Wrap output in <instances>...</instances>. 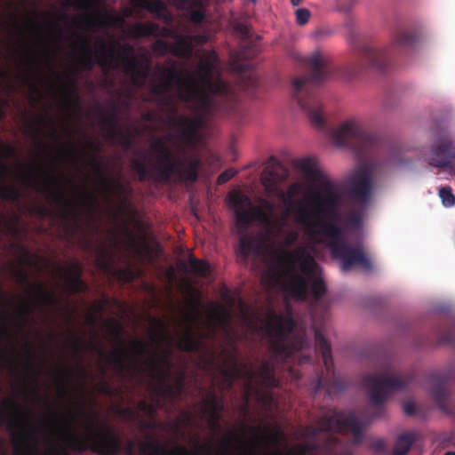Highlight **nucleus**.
Segmentation results:
<instances>
[{"label":"nucleus","mask_w":455,"mask_h":455,"mask_svg":"<svg viewBox=\"0 0 455 455\" xmlns=\"http://www.w3.org/2000/svg\"><path fill=\"white\" fill-rule=\"evenodd\" d=\"M100 122L109 138L116 140L124 149H130L133 146V135L130 130H119L117 128L118 115L116 107L109 113L100 110L99 113Z\"/></svg>","instance_id":"b1692460"},{"label":"nucleus","mask_w":455,"mask_h":455,"mask_svg":"<svg viewBox=\"0 0 455 455\" xmlns=\"http://www.w3.org/2000/svg\"><path fill=\"white\" fill-rule=\"evenodd\" d=\"M118 275H119V278L125 283L132 282L134 279V274H133L132 270H131L130 268L119 269Z\"/></svg>","instance_id":"e2e57ef3"},{"label":"nucleus","mask_w":455,"mask_h":455,"mask_svg":"<svg viewBox=\"0 0 455 455\" xmlns=\"http://www.w3.org/2000/svg\"><path fill=\"white\" fill-rule=\"evenodd\" d=\"M331 136L336 146L350 148L361 157L367 156L380 144L375 134L367 132L355 121L344 122L331 132Z\"/></svg>","instance_id":"f8f14e48"},{"label":"nucleus","mask_w":455,"mask_h":455,"mask_svg":"<svg viewBox=\"0 0 455 455\" xmlns=\"http://www.w3.org/2000/svg\"><path fill=\"white\" fill-rule=\"evenodd\" d=\"M77 38L78 41L76 42V44L82 51V55L78 60L81 69L91 71L95 64H98L103 69L116 68L115 47L108 48L103 37H97L94 47L91 45L90 39L86 36L78 35Z\"/></svg>","instance_id":"4468645a"},{"label":"nucleus","mask_w":455,"mask_h":455,"mask_svg":"<svg viewBox=\"0 0 455 455\" xmlns=\"http://www.w3.org/2000/svg\"><path fill=\"white\" fill-rule=\"evenodd\" d=\"M296 22L299 26H303L308 22L310 12L306 8H299L296 11Z\"/></svg>","instance_id":"bf43d9fd"},{"label":"nucleus","mask_w":455,"mask_h":455,"mask_svg":"<svg viewBox=\"0 0 455 455\" xmlns=\"http://www.w3.org/2000/svg\"><path fill=\"white\" fill-rule=\"evenodd\" d=\"M225 356L224 365L220 368L219 372L221 377L220 387L223 390H230L235 380L239 379L247 380V387H251V382L255 379V372L252 370L247 369L246 364H241L237 358V349L233 348L229 351L225 348L222 350Z\"/></svg>","instance_id":"aec40b11"},{"label":"nucleus","mask_w":455,"mask_h":455,"mask_svg":"<svg viewBox=\"0 0 455 455\" xmlns=\"http://www.w3.org/2000/svg\"><path fill=\"white\" fill-rule=\"evenodd\" d=\"M37 123L39 125H42V124H46L48 125L51 130H52V135L53 137H57V132H56V129H55V125H54V123L52 119L50 118H47L45 116H41L37 119Z\"/></svg>","instance_id":"69168bd1"},{"label":"nucleus","mask_w":455,"mask_h":455,"mask_svg":"<svg viewBox=\"0 0 455 455\" xmlns=\"http://www.w3.org/2000/svg\"><path fill=\"white\" fill-rule=\"evenodd\" d=\"M309 73L296 76L292 80V97L304 110L311 124L322 129L325 120L323 115V105L315 89L329 78L339 74V68L326 52L317 50L305 59Z\"/></svg>","instance_id":"7ed1b4c3"},{"label":"nucleus","mask_w":455,"mask_h":455,"mask_svg":"<svg viewBox=\"0 0 455 455\" xmlns=\"http://www.w3.org/2000/svg\"><path fill=\"white\" fill-rule=\"evenodd\" d=\"M91 165L96 171L98 176L100 178L104 184L105 190L108 194V197L110 193H115L122 196L125 193V187L120 180H109L105 173L103 165L100 161L97 155L92 154L91 156Z\"/></svg>","instance_id":"473e14b6"},{"label":"nucleus","mask_w":455,"mask_h":455,"mask_svg":"<svg viewBox=\"0 0 455 455\" xmlns=\"http://www.w3.org/2000/svg\"><path fill=\"white\" fill-rule=\"evenodd\" d=\"M175 43L171 45V53L177 57H190L192 54L191 43L188 37L175 35Z\"/></svg>","instance_id":"37998d69"},{"label":"nucleus","mask_w":455,"mask_h":455,"mask_svg":"<svg viewBox=\"0 0 455 455\" xmlns=\"http://www.w3.org/2000/svg\"><path fill=\"white\" fill-rule=\"evenodd\" d=\"M20 217L14 215L13 220H8L5 215L0 213V234L12 238H18L20 235L19 228Z\"/></svg>","instance_id":"79ce46f5"},{"label":"nucleus","mask_w":455,"mask_h":455,"mask_svg":"<svg viewBox=\"0 0 455 455\" xmlns=\"http://www.w3.org/2000/svg\"><path fill=\"white\" fill-rule=\"evenodd\" d=\"M415 432H407L400 435L395 442L393 453L394 455H405L412 443L416 441Z\"/></svg>","instance_id":"c03bdc74"},{"label":"nucleus","mask_w":455,"mask_h":455,"mask_svg":"<svg viewBox=\"0 0 455 455\" xmlns=\"http://www.w3.org/2000/svg\"><path fill=\"white\" fill-rule=\"evenodd\" d=\"M111 331L117 339L120 348L111 351L110 355L107 358L108 363L113 366L114 371L122 379L126 378L132 373H140L143 367L140 363V359L148 352V343L144 340L134 339L131 342L132 350L135 355V364L131 365L127 363L129 353L124 339L121 337L123 327L115 319L109 322Z\"/></svg>","instance_id":"9d476101"},{"label":"nucleus","mask_w":455,"mask_h":455,"mask_svg":"<svg viewBox=\"0 0 455 455\" xmlns=\"http://www.w3.org/2000/svg\"><path fill=\"white\" fill-rule=\"evenodd\" d=\"M315 350L320 353L323 362L325 374L318 377L315 385V392L326 388L328 394L331 391H341L347 387V382L334 371L331 344L318 329L315 330Z\"/></svg>","instance_id":"dca6fc26"},{"label":"nucleus","mask_w":455,"mask_h":455,"mask_svg":"<svg viewBox=\"0 0 455 455\" xmlns=\"http://www.w3.org/2000/svg\"><path fill=\"white\" fill-rule=\"evenodd\" d=\"M450 379V372L443 371L433 372L428 376L431 395L438 408L447 414H453L455 412V403L446 389Z\"/></svg>","instance_id":"5701e85b"},{"label":"nucleus","mask_w":455,"mask_h":455,"mask_svg":"<svg viewBox=\"0 0 455 455\" xmlns=\"http://www.w3.org/2000/svg\"><path fill=\"white\" fill-rule=\"evenodd\" d=\"M236 174L234 169H228L221 172L217 178V183L220 185L225 184L230 180Z\"/></svg>","instance_id":"680f3d73"},{"label":"nucleus","mask_w":455,"mask_h":455,"mask_svg":"<svg viewBox=\"0 0 455 455\" xmlns=\"http://www.w3.org/2000/svg\"><path fill=\"white\" fill-rule=\"evenodd\" d=\"M298 167L311 181L322 183L324 195L314 194L310 200V211L299 205L297 209V222L305 228L315 244H324L333 259L339 260L341 269L348 271L355 266L364 270L372 269L371 259L363 249L351 246L342 236V228L336 221L340 220L339 208L341 197L334 185L323 177L313 158L306 157L298 162Z\"/></svg>","instance_id":"f257e3e1"},{"label":"nucleus","mask_w":455,"mask_h":455,"mask_svg":"<svg viewBox=\"0 0 455 455\" xmlns=\"http://www.w3.org/2000/svg\"><path fill=\"white\" fill-rule=\"evenodd\" d=\"M10 169L0 163V198L12 203H17L22 196L21 191L14 185L5 184L4 179Z\"/></svg>","instance_id":"c9c22d12"},{"label":"nucleus","mask_w":455,"mask_h":455,"mask_svg":"<svg viewBox=\"0 0 455 455\" xmlns=\"http://www.w3.org/2000/svg\"><path fill=\"white\" fill-rule=\"evenodd\" d=\"M76 81L73 78H68V82L63 84L64 95L67 99L68 105L74 109V111H80V98L75 89Z\"/></svg>","instance_id":"a18cd8bd"},{"label":"nucleus","mask_w":455,"mask_h":455,"mask_svg":"<svg viewBox=\"0 0 455 455\" xmlns=\"http://www.w3.org/2000/svg\"><path fill=\"white\" fill-rule=\"evenodd\" d=\"M152 51L157 56H165L171 52V44L163 39H156L152 44Z\"/></svg>","instance_id":"3c124183"},{"label":"nucleus","mask_w":455,"mask_h":455,"mask_svg":"<svg viewBox=\"0 0 455 455\" xmlns=\"http://www.w3.org/2000/svg\"><path fill=\"white\" fill-rule=\"evenodd\" d=\"M165 381H159L155 387V392L157 395L172 400L181 396L184 389L185 373L180 372L175 385H164Z\"/></svg>","instance_id":"e433bc0d"},{"label":"nucleus","mask_w":455,"mask_h":455,"mask_svg":"<svg viewBox=\"0 0 455 455\" xmlns=\"http://www.w3.org/2000/svg\"><path fill=\"white\" fill-rule=\"evenodd\" d=\"M309 442L299 444L289 455H334L337 447L341 446L340 439L337 436H329L323 441L308 440Z\"/></svg>","instance_id":"bb28decb"},{"label":"nucleus","mask_w":455,"mask_h":455,"mask_svg":"<svg viewBox=\"0 0 455 455\" xmlns=\"http://www.w3.org/2000/svg\"><path fill=\"white\" fill-rule=\"evenodd\" d=\"M183 419H177L170 424L171 429L175 433H180L183 427L188 426L192 420V414L188 411L182 413Z\"/></svg>","instance_id":"8fccbe9b"},{"label":"nucleus","mask_w":455,"mask_h":455,"mask_svg":"<svg viewBox=\"0 0 455 455\" xmlns=\"http://www.w3.org/2000/svg\"><path fill=\"white\" fill-rule=\"evenodd\" d=\"M151 149L157 153V171L162 180L167 181L173 175L180 180L195 182L198 178L200 161L191 159L188 164L176 157L164 139L158 138L151 144Z\"/></svg>","instance_id":"1a4fd4ad"},{"label":"nucleus","mask_w":455,"mask_h":455,"mask_svg":"<svg viewBox=\"0 0 455 455\" xmlns=\"http://www.w3.org/2000/svg\"><path fill=\"white\" fill-rule=\"evenodd\" d=\"M189 20L195 24H200L204 20L205 14L203 7L191 9L188 12Z\"/></svg>","instance_id":"6e6d98bb"},{"label":"nucleus","mask_w":455,"mask_h":455,"mask_svg":"<svg viewBox=\"0 0 455 455\" xmlns=\"http://www.w3.org/2000/svg\"><path fill=\"white\" fill-rule=\"evenodd\" d=\"M186 271L205 277L210 274V265L207 261L191 255L186 265Z\"/></svg>","instance_id":"49530a36"},{"label":"nucleus","mask_w":455,"mask_h":455,"mask_svg":"<svg viewBox=\"0 0 455 455\" xmlns=\"http://www.w3.org/2000/svg\"><path fill=\"white\" fill-rule=\"evenodd\" d=\"M288 177V171L281 164H276L270 168L265 169L261 176V183L265 188V192L267 196H276L283 200V204L287 207L286 213L289 214L291 212L295 214V220H297V209L299 205L305 207L300 203H296L293 200L294 195L299 190L300 185L299 183H292L287 193L284 194L279 188V184L286 180Z\"/></svg>","instance_id":"2eb2a0df"},{"label":"nucleus","mask_w":455,"mask_h":455,"mask_svg":"<svg viewBox=\"0 0 455 455\" xmlns=\"http://www.w3.org/2000/svg\"><path fill=\"white\" fill-rule=\"evenodd\" d=\"M202 411L204 414L209 413L211 416V425L212 428H219V421L222 417L223 405L219 396L213 393H208L203 399Z\"/></svg>","instance_id":"72a5a7b5"},{"label":"nucleus","mask_w":455,"mask_h":455,"mask_svg":"<svg viewBox=\"0 0 455 455\" xmlns=\"http://www.w3.org/2000/svg\"><path fill=\"white\" fill-rule=\"evenodd\" d=\"M440 344H450L455 347V331H450L447 333L441 336L439 339Z\"/></svg>","instance_id":"0e129e2a"},{"label":"nucleus","mask_w":455,"mask_h":455,"mask_svg":"<svg viewBox=\"0 0 455 455\" xmlns=\"http://www.w3.org/2000/svg\"><path fill=\"white\" fill-rule=\"evenodd\" d=\"M214 65L211 60H201L196 77L187 76V89L178 92L180 101L190 103L195 116L184 114L169 116L172 127L177 130L182 142L195 145L199 131L209 118L233 115L238 106L237 96L232 87L220 78L213 79Z\"/></svg>","instance_id":"f03ea898"},{"label":"nucleus","mask_w":455,"mask_h":455,"mask_svg":"<svg viewBox=\"0 0 455 455\" xmlns=\"http://www.w3.org/2000/svg\"><path fill=\"white\" fill-rule=\"evenodd\" d=\"M295 323L291 316H283L270 308L266 315L264 330L269 339L268 347L276 360L286 361L293 356L294 352L309 347V340L305 336L299 337L290 344L288 338L293 331Z\"/></svg>","instance_id":"0eeeda50"},{"label":"nucleus","mask_w":455,"mask_h":455,"mask_svg":"<svg viewBox=\"0 0 455 455\" xmlns=\"http://www.w3.org/2000/svg\"><path fill=\"white\" fill-rule=\"evenodd\" d=\"M375 170V164H365L360 166L349 179V193L355 201L363 204L370 201L372 189L371 178Z\"/></svg>","instance_id":"4be33fe9"},{"label":"nucleus","mask_w":455,"mask_h":455,"mask_svg":"<svg viewBox=\"0 0 455 455\" xmlns=\"http://www.w3.org/2000/svg\"><path fill=\"white\" fill-rule=\"evenodd\" d=\"M238 443L239 449L243 447V443L241 439V437L236 433H231L229 435L224 437L221 441L222 446H224L227 449L233 448L234 444Z\"/></svg>","instance_id":"5fc2aeb1"},{"label":"nucleus","mask_w":455,"mask_h":455,"mask_svg":"<svg viewBox=\"0 0 455 455\" xmlns=\"http://www.w3.org/2000/svg\"><path fill=\"white\" fill-rule=\"evenodd\" d=\"M363 211L361 208H353L342 220V234L344 230H357L363 225Z\"/></svg>","instance_id":"a19ab883"},{"label":"nucleus","mask_w":455,"mask_h":455,"mask_svg":"<svg viewBox=\"0 0 455 455\" xmlns=\"http://www.w3.org/2000/svg\"><path fill=\"white\" fill-rule=\"evenodd\" d=\"M156 72L158 81L151 87V92L162 102L166 100V96L174 85L180 87L179 92L187 89V78H182L184 70L179 68L178 62L168 60L164 64L156 65Z\"/></svg>","instance_id":"a211bd4d"},{"label":"nucleus","mask_w":455,"mask_h":455,"mask_svg":"<svg viewBox=\"0 0 455 455\" xmlns=\"http://www.w3.org/2000/svg\"><path fill=\"white\" fill-rule=\"evenodd\" d=\"M138 407L140 411H146L150 415L156 413V408L146 400H140L138 403Z\"/></svg>","instance_id":"338daca9"},{"label":"nucleus","mask_w":455,"mask_h":455,"mask_svg":"<svg viewBox=\"0 0 455 455\" xmlns=\"http://www.w3.org/2000/svg\"><path fill=\"white\" fill-rule=\"evenodd\" d=\"M439 196L445 207H451L455 204V196L450 187L441 188L439 189Z\"/></svg>","instance_id":"603ef678"},{"label":"nucleus","mask_w":455,"mask_h":455,"mask_svg":"<svg viewBox=\"0 0 455 455\" xmlns=\"http://www.w3.org/2000/svg\"><path fill=\"white\" fill-rule=\"evenodd\" d=\"M417 35L410 30H398L393 40L386 48H376L369 44H353L355 57L347 66L348 76L355 77L367 69L379 72L385 71L389 63V58L395 52H403L412 48L417 42Z\"/></svg>","instance_id":"423d86ee"},{"label":"nucleus","mask_w":455,"mask_h":455,"mask_svg":"<svg viewBox=\"0 0 455 455\" xmlns=\"http://www.w3.org/2000/svg\"><path fill=\"white\" fill-rule=\"evenodd\" d=\"M153 324L157 329L160 337L167 339H172V337L168 331L166 324L160 319L154 318L152 320Z\"/></svg>","instance_id":"13d9d810"},{"label":"nucleus","mask_w":455,"mask_h":455,"mask_svg":"<svg viewBox=\"0 0 455 455\" xmlns=\"http://www.w3.org/2000/svg\"><path fill=\"white\" fill-rule=\"evenodd\" d=\"M428 163L455 172V144L448 138L439 140L432 146Z\"/></svg>","instance_id":"393cba45"},{"label":"nucleus","mask_w":455,"mask_h":455,"mask_svg":"<svg viewBox=\"0 0 455 455\" xmlns=\"http://www.w3.org/2000/svg\"><path fill=\"white\" fill-rule=\"evenodd\" d=\"M130 34L135 38L146 36L172 37L174 31L166 27H160L158 24L148 22H136L130 28Z\"/></svg>","instance_id":"7c9ffc66"},{"label":"nucleus","mask_w":455,"mask_h":455,"mask_svg":"<svg viewBox=\"0 0 455 455\" xmlns=\"http://www.w3.org/2000/svg\"><path fill=\"white\" fill-rule=\"evenodd\" d=\"M171 351L168 350L164 354L157 355L148 359V366L150 373L153 378H156L158 381H166L171 378L170 368L172 367V363L170 358Z\"/></svg>","instance_id":"2f4dec72"},{"label":"nucleus","mask_w":455,"mask_h":455,"mask_svg":"<svg viewBox=\"0 0 455 455\" xmlns=\"http://www.w3.org/2000/svg\"><path fill=\"white\" fill-rule=\"evenodd\" d=\"M23 352V358L21 360L14 346L1 351L0 368L8 370L12 373H16L20 366L28 374L35 372L34 358L36 355L29 342L26 341L24 343Z\"/></svg>","instance_id":"412c9836"},{"label":"nucleus","mask_w":455,"mask_h":455,"mask_svg":"<svg viewBox=\"0 0 455 455\" xmlns=\"http://www.w3.org/2000/svg\"><path fill=\"white\" fill-rule=\"evenodd\" d=\"M260 247V242L253 235L241 233L238 254L243 259L246 260L252 253L259 254Z\"/></svg>","instance_id":"4c0bfd02"},{"label":"nucleus","mask_w":455,"mask_h":455,"mask_svg":"<svg viewBox=\"0 0 455 455\" xmlns=\"http://www.w3.org/2000/svg\"><path fill=\"white\" fill-rule=\"evenodd\" d=\"M147 11L155 13L157 18L164 20L166 23H169L172 20L171 14L166 10L164 4L161 0L150 1Z\"/></svg>","instance_id":"de8ad7c7"},{"label":"nucleus","mask_w":455,"mask_h":455,"mask_svg":"<svg viewBox=\"0 0 455 455\" xmlns=\"http://www.w3.org/2000/svg\"><path fill=\"white\" fill-rule=\"evenodd\" d=\"M151 61L147 53H142L140 59L126 68L124 72L131 78L132 84L138 88L143 87L150 75Z\"/></svg>","instance_id":"c756f323"},{"label":"nucleus","mask_w":455,"mask_h":455,"mask_svg":"<svg viewBox=\"0 0 455 455\" xmlns=\"http://www.w3.org/2000/svg\"><path fill=\"white\" fill-rule=\"evenodd\" d=\"M84 413V407L81 403L76 411L68 410L67 414L62 417L65 427L60 429L64 446L52 449L45 455H71L68 450L77 452L90 450L98 455H118L124 450L121 437L107 422L102 423L97 431L89 433L85 439L75 432L68 431L67 427L76 426L80 415Z\"/></svg>","instance_id":"20e7f679"},{"label":"nucleus","mask_w":455,"mask_h":455,"mask_svg":"<svg viewBox=\"0 0 455 455\" xmlns=\"http://www.w3.org/2000/svg\"><path fill=\"white\" fill-rule=\"evenodd\" d=\"M188 321L189 323V326L186 330L184 333L180 337L179 341L177 343V347L179 349L184 352L192 353L196 352L201 347L202 342L201 339L196 336V334L192 330V324L195 323L196 319L192 316H188Z\"/></svg>","instance_id":"f704fd0d"},{"label":"nucleus","mask_w":455,"mask_h":455,"mask_svg":"<svg viewBox=\"0 0 455 455\" xmlns=\"http://www.w3.org/2000/svg\"><path fill=\"white\" fill-rule=\"evenodd\" d=\"M363 420L359 419L355 413L333 409L329 414H323L317 419L316 425L306 426L303 435L307 440H319L321 434H324L326 438L336 436L335 434L350 432L353 435V443L358 444L363 439Z\"/></svg>","instance_id":"6e6552de"},{"label":"nucleus","mask_w":455,"mask_h":455,"mask_svg":"<svg viewBox=\"0 0 455 455\" xmlns=\"http://www.w3.org/2000/svg\"><path fill=\"white\" fill-rule=\"evenodd\" d=\"M34 303L22 299L16 313V326L20 331H23L28 324L31 315L36 307L44 308L54 307L59 304V299L52 290L48 289L42 282H36L32 287Z\"/></svg>","instance_id":"f3484780"},{"label":"nucleus","mask_w":455,"mask_h":455,"mask_svg":"<svg viewBox=\"0 0 455 455\" xmlns=\"http://www.w3.org/2000/svg\"><path fill=\"white\" fill-rule=\"evenodd\" d=\"M20 168L28 173L30 183L37 191L46 194L49 198L62 207L67 227L70 232V236H73L74 233L80 228V222L72 202L67 199L61 188L60 179L52 173H44V183L40 186L36 182L32 169H25L22 166H20Z\"/></svg>","instance_id":"ddd939ff"},{"label":"nucleus","mask_w":455,"mask_h":455,"mask_svg":"<svg viewBox=\"0 0 455 455\" xmlns=\"http://www.w3.org/2000/svg\"><path fill=\"white\" fill-rule=\"evenodd\" d=\"M412 381V374H396L387 371L379 374H368L362 379L363 387L367 390L370 403L381 409L386 398L393 393L405 389Z\"/></svg>","instance_id":"9b49d317"},{"label":"nucleus","mask_w":455,"mask_h":455,"mask_svg":"<svg viewBox=\"0 0 455 455\" xmlns=\"http://www.w3.org/2000/svg\"><path fill=\"white\" fill-rule=\"evenodd\" d=\"M250 430L254 435V437L250 442L249 455H254L262 436L259 435V427H250Z\"/></svg>","instance_id":"4d7b16f0"},{"label":"nucleus","mask_w":455,"mask_h":455,"mask_svg":"<svg viewBox=\"0 0 455 455\" xmlns=\"http://www.w3.org/2000/svg\"><path fill=\"white\" fill-rule=\"evenodd\" d=\"M279 260L285 267L284 274L289 279L287 286L292 297L306 300L309 284L315 301L325 294V283L317 275L318 265L307 246H299L292 251L285 252Z\"/></svg>","instance_id":"39448f33"},{"label":"nucleus","mask_w":455,"mask_h":455,"mask_svg":"<svg viewBox=\"0 0 455 455\" xmlns=\"http://www.w3.org/2000/svg\"><path fill=\"white\" fill-rule=\"evenodd\" d=\"M132 169L138 174L140 181H146L151 177L145 161L140 159H132L131 162Z\"/></svg>","instance_id":"09e8293b"},{"label":"nucleus","mask_w":455,"mask_h":455,"mask_svg":"<svg viewBox=\"0 0 455 455\" xmlns=\"http://www.w3.org/2000/svg\"><path fill=\"white\" fill-rule=\"evenodd\" d=\"M83 196L86 203L89 204L93 209L98 206V199L95 194L86 191L83 194Z\"/></svg>","instance_id":"774afa93"},{"label":"nucleus","mask_w":455,"mask_h":455,"mask_svg":"<svg viewBox=\"0 0 455 455\" xmlns=\"http://www.w3.org/2000/svg\"><path fill=\"white\" fill-rule=\"evenodd\" d=\"M16 249L19 252V264L13 267L12 274L14 280L20 285H28L29 291L32 293V287L35 283H29V274L23 266H37V255L33 254L28 249L17 244Z\"/></svg>","instance_id":"cd10ccee"},{"label":"nucleus","mask_w":455,"mask_h":455,"mask_svg":"<svg viewBox=\"0 0 455 455\" xmlns=\"http://www.w3.org/2000/svg\"><path fill=\"white\" fill-rule=\"evenodd\" d=\"M198 452L206 453V455H214L212 445H196L195 451H188L185 446L178 445L172 450L156 442H148L140 444V455H198Z\"/></svg>","instance_id":"a878e982"},{"label":"nucleus","mask_w":455,"mask_h":455,"mask_svg":"<svg viewBox=\"0 0 455 455\" xmlns=\"http://www.w3.org/2000/svg\"><path fill=\"white\" fill-rule=\"evenodd\" d=\"M110 47H116L115 44L111 45ZM119 51L117 52L116 48V67L118 66V59L120 58L123 70H124L126 68H128L130 65L132 64V60H135L137 61L140 58L137 57L134 54V48L132 45L129 44H124L118 45Z\"/></svg>","instance_id":"ea45409f"},{"label":"nucleus","mask_w":455,"mask_h":455,"mask_svg":"<svg viewBox=\"0 0 455 455\" xmlns=\"http://www.w3.org/2000/svg\"><path fill=\"white\" fill-rule=\"evenodd\" d=\"M229 202L234 208L236 227L240 233H245L255 220L269 222V214L260 206L254 207L248 196L234 193L229 196Z\"/></svg>","instance_id":"6ab92c4d"},{"label":"nucleus","mask_w":455,"mask_h":455,"mask_svg":"<svg viewBox=\"0 0 455 455\" xmlns=\"http://www.w3.org/2000/svg\"><path fill=\"white\" fill-rule=\"evenodd\" d=\"M255 372V377L258 375L260 378L261 385L265 387H276L279 381L275 377V368L269 361H264L260 363L258 371Z\"/></svg>","instance_id":"58836bf2"},{"label":"nucleus","mask_w":455,"mask_h":455,"mask_svg":"<svg viewBox=\"0 0 455 455\" xmlns=\"http://www.w3.org/2000/svg\"><path fill=\"white\" fill-rule=\"evenodd\" d=\"M92 2V0H65V4L68 6H74L76 9L87 10Z\"/></svg>","instance_id":"052dcab7"},{"label":"nucleus","mask_w":455,"mask_h":455,"mask_svg":"<svg viewBox=\"0 0 455 455\" xmlns=\"http://www.w3.org/2000/svg\"><path fill=\"white\" fill-rule=\"evenodd\" d=\"M60 275L66 281V287L69 294L83 293L88 290L87 283L83 280V267L78 260H73L68 269L59 268Z\"/></svg>","instance_id":"c85d7f7f"},{"label":"nucleus","mask_w":455,"mask_h":455,"mask_svg":"<svg viewBox=\"0 0 455 455\" xmlns=\"http://www.w3.org/2000/svg\"><path fill=\"white\" fill-rule=\"evenodd\" d=\"M29 436L27 433H20L13 435L12 442L16 450L23 451L28 447Z\"/></svg>","instance_id":"864d4df0"}]
</instances>
